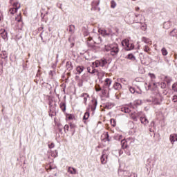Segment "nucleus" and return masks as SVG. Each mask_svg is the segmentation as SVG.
<instances>
[{"instance_id":"f03ea898","label":"nucleus","mask_w":177,"mask_h":177,"mask_svg":"<svg viewBox=\"0 0 177 177\" xmlns=\"http://www.w3.org/2000/svg\"><path fill=\"white\" fill-rule=\"evenodd\" d=\"M122 45L124 47L125 50L127 52L129 50H133L135 49V44L129 42L128 39H124L122 41Z\"/></svg>"},{"instance_id":"393cba45","label":"nucleus","mask_w":177,"mask_h":177,"mask_svg":"<svg viewBox=\"0 0 177 177\" xmlns=\"http://www.w3.org/2000/svg\"><path fill=\"white\" fill-rule=\"evenodd\" d=\"M121 111L126 113H129L131 109L129 107H123L121 109Z\"/></svg>"},{"instance_id":"b1692460","label":"nucleus","mask_w":177,"mask_h":177,"mask_svg":"<svg viewBox=\"0 0 177 177\" xmlns=\"http://www.w3.org/2000/svg\"><path fill=\"white\" fill-rule=\"evenodd\" d=\"M127 59H129V60H132V61L136 60V57L132 53L128 54Z\"/></svg>"},{"instance_id":"603ef678","label":"nucleus","mask_w":177,"mask_h":177,"mask_svg":"<svg viewBox=\"0 0 177 177\" xmlns=\"http://www.w3.org/2000/svg\"><path fill=\"white\" fill-rule=\"evenodd\" d=\"M83 34H84V37H88V35H89V32L86 30L84 31Z\"/></svg>"},{"instance_id":"412c9836","label":"nucleus","mask_w":177,"mask_h":177,"mask_svg":"<svg viewBox=\"0 0 177 177\" xmlns=\"http://www.w3.org/2000/svg\"><path fill=\"white\" fill-rule=\"evenodd\" d=\"M104 138V140H106V142H111V138H110V136L109 135V133H105L103 134Z\"/></svg>"},{"instance_id":"72a5a7b5","label":"nucleus","mask_w":177,"mask_h":177,"mask_svg":"<svg viewBox=\"0 0 177 177\" xmlns=\"http://www.w3.org/2000/svg\"><path fill=\"white\" fill-rule=\"evenodd\" d=\"M69 129H70V126H68V124H66L64 127V131L65 133H67V132H68Z\"/></svg>"},{"instance_id":"69168bd1","label":"nucleus","mask_w":177,"mask_h":177,"mask_svg":"<svg viewBox=\"0 0 177 177\" xmlns=\"http://www.w3.org/2000/svg\"><path fill=\"white\" fill-rule=\"evenodd\" d=\"M44 30V26H41L38 28V31H42Z\"/></svg>"},{"instance_id":"13d9d810","label":"nucleus","mask_w":177,"mask_h":177,"mask_svg":"<svg viewBox=\"0 0 177 177\" xmlns=\"http://www.w3.org/2000/svg\"><path fill=\"white\" fill-rule=\"evenodd\" d=\"M172 100L174 103H176V102H177V95L173 96V100Z\"/></svg>"},{"instance_id":"c03bdc74","label":"nucleus","mask_w":177,"mask_h":177,"mask_svg":"<svg viewBox=\"0 0 177 177\" xmlns=\"http://www.w3.org/2000/svg\"><path fill=\"white\" fill-rule=\"evenodd\" d=\"M172 89H173V91H174V92H177V84L176 83H174L172 85Z\"/></svg>"},{"instance_id":"f3484780","label":"nucleus","mask_w":177,"mask_h":177,"mask_svg":"<svg viewBox=\"0 0 177 177\" xmlns=\"http://www.w3.org/2000/svg\"><path fill=\"white\" fill-rule=\"evenodd\" d=\"M113 88L115 91H120V89H121V88H122V86L121 85V84H120L118 82H115V84L113 86Z\"/></svg>"},{"instance_id":"423d86ee","label":"nucleus","mask_w":177,"mask_h":177,"mask_svg":"<svg viewBox=\"0 0 177 177\" xmlns=\"http://www.w3.org/2000/svg\"><path fill=\"white\" fill-rule=\"evenodd\" d=\"M106 151H106V150H104L102 151V154L101 156L102 164H106L107 162V158H108L109 156L107 155Z\"/></svg>"},{"instance_id":"0eeeda50","label":"nucleus","mask_w":177,"mask_h":177,"mask_svg":"<svg viewBox=\"0 0 177 177\" xmlns=\"http://www.w3.org/2000/svg\"><path fill=\"white\" fill-rule=\"evenodd\" d=\"M98 32L103 37H109L111 35V31L109 30V32H107L106 29H99Z\"/></svg>"},{"instance_id":"3c124183","label":"nucleus","mask_w":177,"mask_h":177,"mask_svg":"<svg viewBox=\"0 0 177 177\" xmlns=\"http://www.w3.org/2000/svg\"><path fill=\"white\" fill-rule=\"evenodd\" d=\"M102 88L100 87V86H98L95 88V91L96 92H100V91H102Z\"/></svg>"},{"instance_id":"2f4dec72","label":"nucleus","mask_w":177,"mask_h":177,"mask_svg":"<svg viewBox=\"0 0 177 177\" xmlns=\"http://www.w3.org/2000/svg\"><path fill=\"white\" fill-rule=\"evenodd\" d=\"M115 140H118L119 142L122 140V135H117L114 137Z\"/></svg>"},{"instance_id":"6e6552de","label":"nucleus","mask_w":177,"mask_h":177,"mask_svg":"<svg viewBox=\"0 0 177 177\" xmlns=\"http://www.w3.org/2000/svg\"><path fill=\"white\" fill-rule=\"evenodd\" d=\"M128 140H131V138H127V140L124 139L121 140V146L123 150H125V149H128Z\"/></svg>"},{"instance_id":"7c9ffc66","label":"nucleus","mask_w":177,"mask_h":177,"mask_svg":"<svg viewBox=\"0 0 177 177\" xmlns=\"http://www.w3.org/2000/svg\"><path fill=\"white\" fill-rule=\"evenodd\" d=\"M58 132L61 133V135H63V126L62 124H58Z\"/></svg>"},{"instance_id":"58836bf2","label":"nucleus","mask_w":177,"mask_h":177,"mask_svg":"<svg viewBox=\"0 0 177 177\" xmlns=\"http://www.w3.org/2000/svg\"><path fill=\"white\" fill-rule=\"evenodd\" d=\"M131 118L134 121H138V115H135V113L131 114Z\"/></svg>"},{"instance_id":"79ce46f5","label":"nucleus","mask_w":177,"mask_h":177,"mask_svg":"<svg viewBox=\"0 0 177 177\" xmlns=\"http://www.w3.org/2000/svg\"><path fill=\"white\" fill-rule=\"evenodd\" d=\"M16 12H16V8H12L10 9V13L11 15H15V13H16Z\"/></svg>"},{"instance_id":"de8ad7c7","label":"nucleus","mask_w":177,"mask_h":177,"mask_svg":"<svg viewBox=\"0 0 177 177\" xmlns=\"http://www.w3.org/2000/svg\"><path fill=\"white\" fill-rule=\"evenodd\" d=\"M150 127H151V128L156 129V123L154 122V121H152V122H151Z\"/></svg>"},{"instance_id":"774afa93","label":"nucleus","mask_w":177,"mask_h":177,"mask_svg":"<svg viewBox=\"0 0 177 177\" xmlns=\"http://www.w3.org/2000/svg\"><path fill=\"white\" fill-rule=\"evenodd\" d=\"M124 153V151H122V150H120L119 151V155L121 156V154H122Z\"/></svg>"},{"instance_id":"9d476101","label":"nucleus","mask_w":177,"mask_h":177,"mask_svg":"<svg viewBox=\"0 0 177 177\" xmlns=\"http://www.w3.org/2000/svg\"><path fill=\"white\" fill-rule=\"evenodd\" d=\"M91 103L92 105L91 106V109L92 111H95V110H96V107L97 106V100H92Z\"/></svg>"},{"instance_id":"e433bc0d","label":"nucleus","mask_w":177,"mask_h":177,"mask_svg":"<svg viewBox=\"0 0 177 177\" xmlns=\"http://www.w3.org/2000/svg\"><path fill=\"white\" fill-rule=\"evenodd\" d=\"M117 6V3H115V1H114V0H112L111 1V8H112V9H114V8H115Z\"/></svg>"},{"instance_id":"dca6fc26","label":"nucleus","mask_w":177,"mask_h":177,"mask_svg":"<svg viewBox=\"0 0 177 177\" xmlns=\"http://www.w3.org/2000/svg\"><path fill=\"white\" fill-rule=\"evenodd\" d=\"M140 121L141 124H143L144 125H147V124H149V120H147V118L146 117H140Z\"/></svg>"},{"instance_id":"c85d7f7f","label":"nucleus","mask_w":177,"mask_h":177,"mask_svg":"<svg viewBox=\"0 0 177 177\" xmlns=\"http://www.w3.org/2000/svg\"><path fill=\"white\" fill-rule=\"evenodd\" d=\"M87 46H88V48H95V44H96V42L92 43L91 41H87Z\"/></svg>"},{"instance_id":"6e6d98bb","label":"nucleus","mask_w":177,"mask_h":177,"mask_svg":"<svg viewBox=\"0 0 177 177\" xmlns=\"http://www.w3.org/2000/svg\"><path fill=\"white\" fill-rule=\"evenodd\" d=\"M142 41H143L144 42H145V44H148V42H149V39H147V38H146V37H143V38H142Z\"/></svg>"},{"instance_id":"4c0bfd02","label":"nucleus","mask_w":177,"mask_h":177,"mask_svg":"<svg viewBox=\"0 0 177 177\" xmlns=\"http://www.w3.org/2000/svg\"><path fill=\"white\" fill-rule=\"evenodd\" d=\"M110 122H111V124L113 127L117 125L116 122H115V119H113V118H111V119L110 120Z\"/></svg>"},{"instance_id":"aec40b11","label":"nucleus","mask_w":177,"mask_h":177,"mask_svg":"<svg viewBox=\"0 0 177 177\" xmlns=\"http://www.w3.org/2000/svg\"><path fill=\"white\" fill-rule=\"evenodd\" d=\"M68 172H69V174H71V175H75L77 174V169H75V168L74 167H68Z\"/></svg>"},{"instance_id":"6ab92c4d","label":"nucleus","mask_w":177,"mask_h":177,"mask_svg":"<svg viewBox=\"0 0 177 177\" xmlns=\"http://www.w3.org/2000/svg\"><path fill=\"white\" fill-rule=\"evenodd\" d=\"M113 107H114V104H113L111 102H106L104 104V109H106V110H110Z\"/></svg>"},{"instance_id":"864d4df0","label":"nucleus","mask_w":177,"mask_h":177,"mask_svg":"<svg viewBox=\"0 0 177 177\" xmlns=\"http://www.w3.org/2000/svg\"><path fill=\"white\" fill-rule=\"evenodd\" d=\"M146 90H147V91H150V90H151V83H149V84H148V86H147V88H146Z\"/></svg>"},{"instance_id":"ddd939ff","label":"nucleus","mask_w":177,"mask_h":177,"mask_svg":"<svg viewBox=\"0 0 177 177\" xmlns=\"http://www.w3.org/2000/svg\"><path fill=\"white\" fill-rule=\"evenodd\" d=\"M111 82H113L111 81V79H110V78H106V79H105V81H104V86L108 88L109 90L110 91V89H111V88H110V86L111 85Z\"/></svg>"},{"instance_id":"37998d69","label":"nucleus","mask_w":177,"mask_h":177,"mask_svg":"<svg viewBox=\"0 0 177 177\" xmlns=\"http://www.w3.org/2000/svg\"><path fill=\"white\" fill-rule=\"evenodd\" d=\"M57 8H59V9H61V10H63V4L60 3H57L56 4Z\"/></svg>"},{"instance_id":"a18cd8bd","label":"nucleus","mask_w":177,"mask_h":177,"mask_svg":"<svg viewBox=\"0 0 177 177\" xmlns=\"http://www.w3.org/2000/svg\"><path fill=\"white\" fill-rule=\"evenodd\" d=\"M129 91L131 92V93H135V92H136V90L135 87H129Z\"/></svg>"},{"instance_id":"9b49d317","label":"nucleus","mask_w":177,"mask_h":177,"mask_svg":"<svg viewBox=\"0 0 177 177\" xmlns=\"http://www.w3.org/2000/svg\"><path fill=\"white\" fill-rule=\"evenodd\" d=\"M89 111H91V108H87L86 109V112L83 116V121H86L88 118H89V116L91 115Z\"/></svg>"},{"instance_id":"49530a36","label":"nucleus","mask_w":177,"mask_h":177,"mask_svg":"<svg viewBox=\"0 0 177 177\" xmlns=\"http://www.w3.org/2000/svg\"><path fill=\"white\" fill-rule=\"evenodd\" d=\"M15 20H16V21H17L18 23L21 22V17L19 15V16L15 17Z\"/></svg>"},{"instance_id":"8fccbe9b","label":"nucleus","mask_w":177,"mask_h":177,"mask_svg":"<svg viewBox=\"0 0 177 177\" xmlns=\"http://www.w3.org/2000/svg\"><path fill=\"white\" fill-rule=\"evenodd\" d=\"M68 120H73V118H74V115H73L72 114H69L67 116Z\"/></svg>"},{"instance_id":"c756f323","label":"nucleus","mask_w":177,"mask_h":177,"mask_svg":"<svg viewBox=\"0 0 177 177\" xmlns=\"http://www.w3.org/2000/svg\"><path fill=\"white\" fill-rule=\"evenodd\" d=\"M165 81L167 82V84H171V82H172V78L168 76H165Z\"/></svg>"},{"instance_id":"4be33fe9","label":"nucleus","mask_w":177,"mask_h":177,"mask_svg":"<svg viewBox=\"0 0 177 177\" xmlns=\"http://www.w3.org/2000/svg\"><path fill=\"white\" fill-rule=\"evenodd\" d=\"M84 68H85L83 66H77L76 67V71L78 73V74H81L82 71H84Z\"/></svg>"},{"instance_id":"c9c22d12","label":"nucleus","mask_w":177,"mask_h":177,"mask_svg":"<svg viewBox=\"0 0 177 177\" xmlns=\"http://www.w3.org/2000/svg\"><path fill=\"white\" fill-rule=\"evenodd\" d=\"M107 87H106V86H103V88H102V95H106V93H107V88H106Z\"/></svg>"},{"instance_id":"bb28decb","label":"nucleus","mask_w":177,"mask_h":177,"mask_svg":"<svg viewBox=\"0 0 177 177\" xmlns=\"http://www.w3.org/2000/svg\"><path fill=\"white\" fill-rule=\"evenodd\" d=\"M1 59H8V53L6 51H3L1 54Z\"/></svg>"},{"instance_id":"052dcab7","label":"nucleus","mask_w":177,"mask_h":177,"mask_svg":"<svg viewBox=\"0 0 177 177\" xmlns=\"http://www.w3.org/2000/svg\"><path fill=\"white\" fill-rule=\"evenodd\" d=\"M149 76L151 77V78L152 79H155L156 78V75L153 74V73H149Z\"/></svg>"},{"instance_id":"2eb2a0df","label":"nucleus","mask_w":177,"mask_h":177,"mask_svg":"<svg viewBox=\"0 0 177 177\" xmlns=\"http://www.w3.org/2000/svg\"><path fill=\"white\" fill-rule=\"evenodd\" d=\"M75 128H77V125H75V124L74 123L70 124L69 131L72 132V136L75 133Z\"/></svg>"},{"instance_id":"20e7f679","label":"nucleus","mask_w":177,"mask_h":177,"mask_svg":"<svg viewBox=\"0 0 177 177\" xmlns=\"http://www.w3.org/2000/svg\"><path fill=\"white\" fill-rule=\"evenodd\" d=\"M100 3V0H94L91 3V10H98V12H100V8H99V4Z\"/></svg>"},{"instance_id":"e2e57ef3","label":"nucleus","mask_w":177,"mask_h":177,"mask_svg":"<svg viewBox=\"0 0 177 177\" xmlns=\"http://www.w3.org/2000/svg\"><path fill=\"white\" fill-rule=\"evenodd\" d=\"M93 39L92 38V37H89L87 39V42H91V41H92Z\"/></svg>"},{"instance_id":"f8f14e48","label":"nucleus","mask_w":177,"mask_h":177,"mask_svg":"<svg viewBox=\"0 0 177 177\" xmlns=\"http://www.w3.org/2000/svg\"><path fill=\"white\" fill-rule=\"evenodd\" d=\"M66 68L68 71H71L74 66H73V63L71 61H68L66 63Z\"/></svg>"},{"instance_id":"5fc2aeb1","label":"nucleus","mask_w":177,"mask_h":177,"mask_svg":"<svg viewBox=\"0 0 177 177\" xmlns=\"http://www.w3.org/2000/svg\"><path fill=\"white\" fill-rule=\"evenodd\" d=\"M144 50L145 52H149V50H150V48L147 46H145L144 47Z\"/></svg>"},{"instance_id":"4d7b16f0","label":"nucleus","mask_w":177,"mask_h":177,"mask_svg":"<svg viewBox=\"0 0 177 177\" xmlns=\"http://www.w3.org/2000/svg\"><path fill=\"white\" fill-rule=\"evenodd\" d=\"M124 177H136V174L135 173H131L129 176H124Z\"/></svg>"},{"instance_id":"4468645a","label":"nucleus","mask_w":177,"mask_h":177,"mask_svg":"<svg viewBox=\"0 0 177 177\" xmlns=\"http://www.w3.org/2000/svg\"><path fill=\"white\" fill-rule=\"evenodd\" d=\"M169 140H170L171 145H174V142H177V134L174 133V134L170 135Z\"/></svg>"},{"instance_id":"7ed1b4c3","label":"nucleus","mask_w":177,"mask_h":177,"mask_svg":"<svg viewBox=\"0 0 177 177\" xmlns=\"http://www.w3.org/2000/svg\"><path fill=\"white\" fill-rule=\"evenodd\" d=\"M107 64V59L106 58L100 59V60H95L93 62V66L95 67H104Z\"/></svg>"},{"instance_id":"5701e85b","label":"nucleus","mask_w":177,"mask_h":177,"mask_svg":"<svg viewBox=\"0 0 177 177\" xmlns=\"http://www.w3.org/2000/svg\"><path fill=\"white\" fill-rule=\"evenodd\" d=\"M13 8H15V12H17L21 8L20 3H19V2L13 3Z\"/></svg>"},{"instance_id":"473e14b6","label":"nucleus","mask_w":177,"mask_h":177,"mask_svg":"<svg viewBox=\"0 0 177 177\" xmlns=\"http://www.w3.org/2000/svg\"><path fill=\"white\" fill-rule=\"evenodd\" d=\"M161 51H162V55L163 56H167L168 55V51H167V49L165 48H162Z\"/></svg>"},{"instance_id":"1a4fd4ad","label":"nucleus","mask_w":177,"mask_h":177,"mask_svg":"<svg viewBox=\"0 0 177 177\" xmlns=\"http://www.w3.org/2000/svg\"><path fill=\"white\" fill-rule=\"evenodd\" d=\"M80 97H84V103L85 105H86V102H88V100L90 99V96L89 94L86 93H84L82 94H81Z\"/></svg>"},{"instance_id":"f704fd0d","label":"nucleus","mask_w":177,"mask_h":177,"mask_svg":"<svg viewBox=\"0 0 177 177\" xmlns=\"http://www.w3.org/2000/svg\"><path fill=\"white\" fill-rule=\"evenodd\" d=\"M60 109H62V111H63V113H64V111H66V103H62L60 105Z\"/></svg>"},{"instance_id":"f257e3e1","label":"nucleus","mask_w":177,"mask_h":177,"mask_svg":"<svg viewBox=\"0 0 177 177\" xmlns=\"http://www.w3.org/2000/svg\"><path fill=\"white\" fill-rule=\"evenodd\" d=\"M104 50L109 52L111 56H117L120 52V48L118 44H110L104 46Z\"/></svg>"},{"instance_id":"0e129e2a","label":"nucleus","mask_w":177,"mask_h":177,"mask_svg":"<svg viewBox=\"0 0 177 177\" xmlns=\"http://www.w3.org/2000/svg\"><path fill=\"white\" fill-rule=\"evenodd\" d=\"M49 75H50L51 77H53V71H50L48 73Z\"/></svg>"},{"instance_id":"338daca9","label":"nucleus","mask_w":177,"mask_h":177,"mask_svg":"<svg viewBox=\"0 0 177 177\" xmlns=\"http://www.w3.org/2000/svg\"><path fill=\"white\" fill-rule=\"evenodd\" d=\"M154 128H153V127H151V128H149V131H151V132H154Z\"/></svg>"},{"instance_id":"cd10ccee","label":"nucleus","mask_w":177,"mask_h":177,"mask_svg":"<svg viewBox=\"0 0 177 177\" xmlns=\"http://www.w3.org/2000/svg\"><path fill=\"white\" fill-rule=\"evenodd\" d=\"M84 85V80L82 79L77 80V86L81 88Z\"/></svg>"},{"instance_id":"39448f33","label":"nucleus","mask_w":177,"mask_h":177,"mask_svg":"<svg viewBox=\"0 0 177 177\" xmlns=\"http://www.w3.org/2000/svg\"><path fill=\"white\" fill-rule=\"evenodd\" d=\"M0 35L4 41H8V39H9L8 37V32L3 28L0 29Z\"/></svg>"},{"instance_id":"680f3d73","label":"nucleus","mask_w":177,"mask_h":177,"mask_svg":"<svg viewBox=\"0 0 177 177\" xmlns=\"http://www.w3.org/2000/svg\"><path fill=\"white\" fill-rule=\"evenodd\" d=\"M154 103L155 104H160V102H158V100H157V98L154 100Z\"/></svg>"},{"instance_id":"a211bd4d","label":"nucleus","mask_w":177,"mask_h":177,"mask_svg":"<svg viewBox=\"0 0 177 177\" xmlns=\"http://www.w3.org/2000/svg\"><path fill=\"white\" fill-rule=\"evenodd\" d=\"M67 30L69 31L70 34H74L75 30V26L70 25L68 27Z\"/></svg>"},{"instance_id":"09e8293b","label":"nucleus","mask_w":177,"mask_h":177,"mask_svg":"<svg viewBox=\"0 0 177 177\" xmlns=\"http://www.w3.org/2000/svg\"><path fill=\"white\" fill-rule=\"evenodd\" d=\"M49 149H53L55 147V143L51 142L50 144H48Z\"/></svg>"},{"instance_id":"a878e982","label":"nucleus","mask_w":177,"mask_h":177,"mask_svg":"<svg viewBox=\"0 0 177 177\" xmlns=\"http://www.w3.org/2000/svg\"><path fill=\"white\" fill-rule=\"evenodd\" d=\"M170 37H176L177 35V30L176 29H174L173 30H171L169 33Z\"/></svg>"},{"instance_id":"bf43d9fd","label":"nucleus","mask_w":177,"mask_h":177,"mask_svg":"<svg viewBox=\"0 0 177 177\" xmlns=\"http://www.w3.org/2000/svg\"><path fill=\"white\" fill-rule=\"evenodd\" d=\"M95 73H97V70L93 68L91 70V74H95Z\"/></svg>"},{"instance_id":"a19ab883","label":"nucleus","mask_w":177,"mask_h":177,"mask_svg":"<svg viewBox=\"0 0 177 177\" xmlns=\"http://www.w3.org/2000/svg\"><path fill=\"white\" fill-rule=\"evenodd\" d=\"M142 104V100H138L134 102V106H140Z\"/></svg>"},{"instance_id":"ea45409f","label":"nucleus","mask_w":177,"mask_h":177,"mask_svg":"<svg viewBox=\"0 0 177 177\" xmlns=\"http://www.w3.org/2000/svg\"><path fill=\"white\" fill-rule=\"evenodd\" d=\"M159 86L162 88V89H165V88H167V84L164 82H161L159 84Z\"/></svg>"}]
</instances>
